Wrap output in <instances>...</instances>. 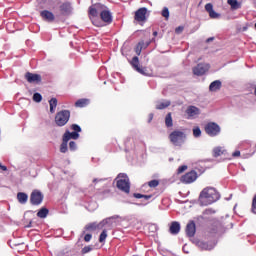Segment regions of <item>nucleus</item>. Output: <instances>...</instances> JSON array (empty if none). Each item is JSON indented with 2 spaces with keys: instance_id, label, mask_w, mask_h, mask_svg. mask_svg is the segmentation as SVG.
Here are the masks:
<instances>
[{
  "instance_id": "f257e3e1",
  "label": "nucleus",
  "mask_w": 256,
  "mask_h": 256,
  "mask_svg": "<svg viewBox=\"0 0 256 256\" xmlns=\"http://www.w3.org/2000/svg\"><path fill=\"white\" fill-rule=\"evenodd\" d=\"M89 15L92 23L96 25V27H99V24L95 23L93 19H95V17H99V15L104 23H113V15L111 14V11L107 6L101 3L93 4L90 6Z\"/></svg>"
},
{
  "instance_id": "f03ea898",
  "label": "nucleus",
  "mask_w": 256,
  "mask_h": 256,
  "mask_svg": "<svg viewBox=\"0 0 256 256\" xmlns=\"http://www.w3.org/2000/svg\"><path fill=\"white\" fill-rule=\"evenodd\" d=\"M219 199H221V195L214 187L204 188L199 195L200 204L203 206L213 205V203H216Z\"/></svg>"
},
{
  "instance_id": "7ed1b4c3",
  "label": "nucleus",
  "mask_w": 256,
  "mask_h": 256,
  "mask_svg": "<svg viewBox=\"0 0 256 256\" xmlns=\"http://www.w3.org/2000/svg\"><path fill=\"white\" fill-rule=\"evenodd\" d=\"M169 139L172 143V145H175V147H181L183 143H185V140L187 139V134L181 130H174L170 135Z\"/></svg>"
},
{
  "instance_id": "20e7f679",
  "label": "nucleus",
  "mask_w": 256,
  "mask_h": 256,
  "mask_svg": "<svg viewBox=\"0 0 256 256\" xmlns=\"http://www.w3.org/2000/svg\"><path fill=\"white\" fill-rule=\"evenodd\" d=\"M116 186L120 191L124 193H129L131 191V183L129 182V177L127 174L120 173L116 178Z\"/></svg>"
},
{
  "instance_id": "39448f33",
  "label": "nucleus",
  "mask_w": 256,
  "mask_h": 256,
  "mask_svg": "<svg viewBox=\"0 0 256 256\" xmlns=\"http://www.w3.org/2000/svg\"><path fill=\"white\" fill-rule=\"evenodd\" d=\"M71 119V112L69 110H62L55 116V123L58 127H65Z\"/></svg>"
},
{
  "instance_id": "423d86ee",
  "label": "nucleus",
  "mask_w": 256,
  "mask_h": 256,
  "mask_svg": "<svg viewBox=\"0 0 256 256\" xmlns=\"http://www.w3.org/2000/svg\"><path fill=\"white\" fill-rule=\"evenodd\" d=\"M205 132L210 137H217V135H219V133H221V127H219V125L215 122H210V123L206 124Z\"/></svg>"
},
{
  "instance_id": "0eeeda50",
  "label": "nucleus",
  "mask_w": 256,
  "mask_h": 256,
  "mask_svg": "<svg viewBox=\"0 0 256 256\" xmlns=\"http://www.w3.org/2000/svg\"><path fill=\"white\" fill-rule=\"evenodd\" d=\"M43 193L39 190H33L30 195V203L31 205H41L43 203Z\"/></svg>"
},
{
  "instance_id": "6e6552de",
  "label": "nucleus",
  "mask_w": 256,
  "mask_h": 256,
  "mask_svg": "<svg viewBox=\"0 0 256 256\" xmlns=\"http://www.w3.org/2000/svg\"><path fill=\"white\" fill-rule=\"evenodd\" d=\"M119 218L118 215L111 216L109 218L104 219L100 222L101 227H107V229H113L117 225V219Z\"/></svg>"
},
{
  "instance_id": "1a4fd4ad",
  "label": "nucleus",
  "mask_w": 256,
  "mask_h": 256,
  "mask_svg": "<svg viewBox=\"0 0 256 256\" xmlns=\"http://www.w3.org/2000/svg\"><path fill=\"white\" fill-rule=\"evenodd\" d=\"M197 181V172L190 171L181 177V182L189 185V183H194Z\"/></svg>"
},
{
  "instance_id": "9d476101",
  "label": "nucleus",
  "mask_w": 256,
  "mask_h": 256,
  "mask_svg": "<svg viewBox=\"0 0 256 256\" xmlns=\"http://www.w3.org/2000/svg\"><path fill=\"white\" fill-rule=\"evenodd\" d=\"M186 115H188V119H197L201 115V110L197 106H188Z\"/></svg>"
},
{
  "instance_id": "9b49d317",
  "label": "nucleus",
  "mask_w": 256,
  "mask_h": 256,
  "mask_svg": "<svg viewBox=\"0 0 256 256\" xmlns=\"http://www.w3.org/2000/svg\"><path fill=\"white\" fill-rule=\"evenodd\" d=\"M209 71V64H198L193 68L194 75L201 77V75H205Z\"/></svg>"
},
{
  "instance_id": "f8f14e48",
  "label": "nucleus",
  "mask_w": 256,
  "mask_h": 256,
  "mask_svg": "<svg viewBox=\"0 0 256 256\" xmlns=\"http://www.w3.org/2000/svg\"><path fill=\"white\" fill-rule=\"evenodd\" d=\"M25 78L28 81V83H41V75L39 74L27 72Z\"/></svg>"
},
{
  "instance_id": "ddd939ff",
  "label": "nucleus",
  "mask_w": 256,
  "mask_h": 256,
  "mask_svg": "<svg viewBox=\"0 0 256 256\" xmlns=\"http://www.w3.org/2000/svg\"><path fill=\"white\" fill-rule=\"evenodd\" d=\"M205 11H207V13H209V17L211 19H219V17H221V14L215 12V10H213V4L208 3L205 5Z\"/></svg>"
},
{
  "instance_id": "4468645a",
  "label": "nucleus",
  "mask_w": 256,
  "mask_h": 256,
  "mask_svg": "<svg viewBox=\"0 0 256 256\" xmlns=\"http://www.w3.org/2000/svg\"><path fill=\"white\" fill-rule=\"evenodd\" d=\"M147 8H140L135 13L136 21H145L147 19Z\"/></svg>"
},
{
  "instance_id": "2eb2a0df",
  "label": "nucleus",
  "mask_w": 256,
  "mask_h": 256,
  "mask_svg": "<svg viewBox=\"0 0 256 256\" xmlns=\"http://www.w3.org/2000/svg\"><path fill=\"white\" fill-rule=\"evenodd\" d=\"M197 229L195 227V222L190 221L186 226V235L187 237H195Z\"/></svg>"
},
{
  "instance_id": "dca6fc26",
  "label": "nucleus",
  "mask_w": 256,
  "mask_h": 256,
  "mask_svg": "<svg viewBox=\"0 0 256 256\" xmlns=\"http://www.w3.org/2000/svg\"><path fill=\"white\" fill-rule=\"evenodd\" d=\"M131 65L135 69V71H137L141 75H145V69L139 67V57L137 56L133 57L131 61Z\"/></svg>"
},
{
  "instance_id": "f3484780",
  "label": "nucleus",
  "mask_w": 256,
  "mask_h": 256,
  "mask_svg": "<svg viewBox=\"0 0 256 256\" xmlns=\"http://www.w3.org/2000/svg\"><path fill=\"white\" fill-rule=\"evenodd\" d=\"M40 15L42 19H44V21H48V23H52V21H55V15L52 14V12H50L49 10H43Z\"/></svg>"
},
{
  "instance_id": "a211bd4d",
  "label": "nucleus",
  "mask_w": 256,
  "mask_h": 256,
  "mask_svg": "<svg viewBox=\"0 0 256 256\" xmlns=\"http://www.w3.org/2000/svg\"><path fill=\"white\" fill-rule=\"evenodd\" d=\"M181 231V224L177 221H174L171 223L169 232L171 235H179V232Z\"/></svg>"
},
{
  "instance_id": "6ab92c4d",
  "label": "nucleus",
  "mask_w": 256,
  "mask_h": 256,
  "mask_svg": "<svg viewBox=\"0 0 256 256\" xmlns=\"http://www.w3.org/2000/svg\"><path fill=\"white\" fill-rule=\"evenodd\" d=\"M197 246L199 247V249H202L204 251H211V249H213L215 247V244L208 243L205 241H198Z\"/></svg>"
},
{
  "instance_id": "aec40b11",
  "label": "nucleus",
  "mask_w": 256,
  "mask_h": 256,
  "mask_svg": "<svg viewBox=\"0 0 256 256\" xmlns=\"http://www.w3.org/2000/svg\"><path fill=\"white\" fill-rule=\"evenodd\" d=\"M60 11L62 15H70L71 11H73V8L71 7V3H64L60 6Z\"/></svg>"
},
{
  "instance_id": "412c9836",
  "label": "nucleus",
  "mask_w": 256,
  "mask_h": 256,
  "mask_svg": "<svg viewBox=\"0 0 256 256\" xmlns=\"http://www.w3.org/2000/svg\"><path fill=\"white\" fill-rule=\"evenodd\" d=\"M18 202L21 203V205H25L27 203L29 196L25 192H19L17 194Z\"/></svg>"
},
{
  "instance_id": "4be33fe9",
  "label": "nucleus",
  "mask_w": 256,
  "mask_h": 256,
  "mask_svg": "<svg viewBox=\"0 0 256 256\" xmlns=\"http://www.w3.org/2000/svg\"><path fill=\"white\" fill-rule=\"evenodd\" d=\"M219 89H221V81L220 80L213 81L209 86V90L212 92L219 91Z\"/></svg>"
},
{
  "instance_id": "5701e85b",
  "label": "nucleus",
  "mask_w": 256,
  "mask_h": 256,
  "mask_svg": "<svg viewBox=\"0 0 256 256\" xmlns=\"http://www.w3.org/2000/svg\"><path fill=\"white\" fill-rule=\"evenodd\" d=\"M169 105H171V101L163 100V101L157 102L156 109H159V110L167 109V107H169Z\"/></svg>"
},
{
  "instance_id": "b1692460",
  "label": "nucleus",
  "mask_w": 256,
  "mask_h": 256,
  "mask_svg": "<svg viewBox=\"0 0 256 256\" xmlns=\"http://www.w3.org/2000/svg\"><path fill=\"white\" fill-rule=\"evenodd\" d=\"M63 137L66 138L67 141H69L70 139H77L79 137V133L66 131Z\"/></svg>"
},
{
  "instance_id": "393cba45",
  "label": "nucleus",
  "mask_w": 256,
  "mask_h": 256,
  "mask_svg": "<svg viewBox=\"0 0 256 256\" xmlns=\"http://www.w3.org/2000/svg\"><path fill=\"white\" fill-rule=\"evenodd\" d=\"M48 215H49V209L47 208H41L37 213V217H39L40 219H45L47 218Z\"/></svg>"
},
{
  "instance_id": "a878e982",
  "label": "nucleus",
  "mask_w": 256,
  "mask_h": 256,
  "mask_svg": "<svg viewBox=\"0 0 256 256\" xmlns=\"http://www.w3.org/2000/svg\"><path fill=\"white\" fill-rule=\"evenodd\" d=\"M144 47H149V42H147L146 45L145 42L143 41L139 42L135 49L136 54L141 55V51L143 50Z\"/></svg>"
},
{
  "instance_id": "bb28decb",
  "label": "nucleus",
  "mask_w": 256,
  "mask_h": 256,
  "mask_svg": "<svg viewBox=\"0 0 256 256\" xmlns=\"http://www.w3.org/2000/svg\"><path fill=\"white\" fill-rule=\"evenodd\" d=\"M90 101L89 99H79L78 101L75 102L76 107H87L89 105Z\"/></svg>"
},
{
  "instance_id": "cd10ccee",
  "label": "nucleus",
  "mask_w": 256,
  "mask_h": 256,
  "mask_svg": "<svg viewBox=\"0 0 256 256\" xmlns=\"http://www.w3.org/2000/svg\"><path fill=\"white\" fill-rule=\"evenodd\" d=\"M49 105H50V113H55V109H57V98L50 99Z\"/></svg>"
},
{
  "instance_id": "c85d7f7f",
  "label": "nucleus",
  "mask_w": 256,
  "mask_h": 256,
  "mask_svg": "<svg viewBox=\"0 0 256 256\" xmlns=\"http://www.w3.org/2000/svg\"><path fill=\"white\" fill-rule=\"evenodd\" d=\"M228 5H230L232 9H241V3L237 0H228Z\"/></svg>"
},
{
  "instance_id": "c756f323",
  "label": "nucleus",
  "mask_w": 256,
  "mask_h": 256,
  "mask_svg": "<svg viewBox=\"0 0 256 256\" xmlns=\"http://www.w3.org/2000/svg\"><path fill=\"white\" fill-rule=\"evenodd\" d=\"M97 228L101 229V225L97 223H90L85 227L86 231H95Z\"/></svg>"
},
{
  "instance_id": "7c9ffc66",
  "label": "nucleus",
  "mask_w": 256,
  "mask_h": 256,
  "mask_svg": "<svg viewBox=\"0 0 256 256\" xmlns=\"http://www.w3.org/2000/svg\"><path fill=\"white\" fill-rule=\"evenodd\" d=\"M165 125L166 127H173V117L171 113H168L165 117Z\"/></svg>"
},
{
  "instance_id": "2f4dec72",
  "label": "nucleus",
  "mask_w": 256,
  "mask_h": 256,
  "mask_svg": "<svg viewBox=\"0 0 256 256\" xmlns=\"http://www.w3.org/2000/svg\"><path fill=\"white\" fill-rule=\"evenodd\" d=\"M68 143H69V140H67L66 138L63 137V142L60 146V152L61 153H65L67 151V149H68L67 144Z\"/></svg>"
},
{
  "instance_id": "473e14b6",
  "label": "nucleus",
  "mask_w": 256,
  "mask_h": 256,
  "mask_svg": "<svg viewBox=\"0 0 256 256\" xmlns=\"http://www.w3.org/2000/svg\"><path fill=\"white\" fill-rule=\"evenodd\" d=\"M213 155H214V157H221V155H223V148H221V147L214 148Z\"/></svg>"
},
{
  "instance_id": "72a5a7b5",
  "label": "nucleus",
  "mask_w": 256,
  "mask_h": 256,
  "mask_svg": "<svg viewBox=\"0 0 256 256\" xmlns=\"http://www.w3.org/2000/svg\"><path fill=\"white\" fill-rule=\"evenodd\" d=\"M135 199H145V201H149L151 199V195H143L139 193H134Z\"/></svg>"
},
{
  "instance_id": "f704fd0d",
  "label": "nucleus",
  "mask_w": 256,
  "mask_h": 256,
  "mask_svg": "<svg viewBox=\"0 0 256 256\" xmlns=\"http://www.w3.org/2000/svg\"><path fill=\"white\" fill-rule=\"evenodd\" d=\"M33 101H35V103H41V101H43V96L36 92L33 95Z\"/></svg>"
},
{
  "instance_id": "c9c22d12",
  "label": "nucleus",
  "mask_w": 256,
  "mask_h": 256,
  "mask_svg": "<svg viewBox=\"0 0 256 256\" xmlns=\"http://www.w3.org/2000/svg\"><path fill=\"white\" fill-rule=\"evenodd\" d=\"M162 17H164L167 20H169V8L164 7L161 12Z\"/></svg>"
},
{
  "instance_id": "e433bc0d",
  "label": "nucleus",
  "mask_w": 256,
  "mask_h": 256,
  "mask_svg": "<svg viewBox=\"0 0 256 256\" xmlns=\"http://www.w3.org/2000/svg\"><path fill=\"white\" fill-rule=\"evenodd\" d=\"M105 239H107V230H103L99 237V242L104 243Z\"/></svg>"
},
{
  "instance_id": "4c0bfd02",
  "label": "nucleus",
  "mask_w": 256,
  "mask_h": 256,
  "mask_svg": "<svg viewBox=\"0 0 256 256\" xmlns=\"http://www.w3.org/2000/svg\"><path fill=\"white\" fill-rule=\"evenodd\" d=\"M71 129L74 131V133H81V126L77 124H72Z\"/></svg>"
},
{
  "instance_id": "58836bf2",
  "label": "nucleus",
  "mask_w": 256,
  "mask_h": 256,
  "mask_svg": "<svg viewBox=\"0 0 256 256\" xmlns=\"http://www.w3.org/2000/svg\"><path fill=\"white\" fill-rule=\"evenodd\" d=\"M252 213L256 215V194L254 195L252 199V208H251Z\"/></svg>"
},
{
  "instance_id": "ea45409f",
  "label": "nucleus",
  "mask_w": 256,
  "mask_h": 256,
  "mask_svg": "<svg viewBox=\"0 0 256 256\" xmlns=\"http://www.w3.org/2000/svg\"><path fill=\"white\" fill-rule=\"evenodd\" d=\"M193 135H194V137H201V128H199V127L194 128Z\"/></svg>"
},
{
  "instance_id": "a19ab883",
  "label": "nucleus",
  "mask_w": 256,
  "mask_h": 256,
  "mask_svg": "<svg viewBox=\"0 0 256 256\" xmlns=\"http://www.w3.org/2000/svg\"><path fill=\"white\" fill-rule=\"evenodd\" d=\"M69 149H70V151H76L77 150V143H75V141H71L69 143Z\"/></svg>"
},
{
  "instance_id": "79ce46f5",
  "label": "nucleus",
  "mask_w": 256,
  "mask_h": 256,
  "mask_svg": "<svg viewBox=\"0 0 256 256\" xmlns=\"http://www.w3.org/2000/svg\"><path fill=\"white\" fill-rule=\"evenodd\" d=\"M149 187H158L159 186V181L158 180H152L148 182Z\"/></svg>"
},
{
  "instance_id": "37998d69",
  "label": "nucleus",
  "mask_w": 256,
  "mask_h": 256,
  "mask_svg": "<svg viewBox=\"0 0 256 256\" xmlns=\"http://www.w3.org/2000/svg\"><path fill=\"white\" fill-rule=\"evenodd\" d=\"M92 250L91 246H85L83 249H82V255H85L87 253H90V251Z\"/></svg>"
},
{
  "instance_id": "c03bdc74",
  "label": "nucleus",
  "mask_w": 256,
  "mask_h": 256,
  "mask_svg": "<svg viewBox=\"0 0 256 256\" xmlns=\"http://www.w3.org/2000/svg\"><path fill=\"white\" fill-rule=\"evenodd\" d=\"M184 171H187V165H182V166H180V167L178 168V170H177V173H178V174H181V173H183Z\"/></svg>"
},
{
  "instance_id": "a18cd8bd",
  "label": "nucleus",
  "mask_w": 256,
  "mask_h": 256,
  "mask_svg": "<svg viewBox=\"0 0 256 256\" xmlns=\"http://www.w3.org/2000/svg\"><path fill=\"white\" fill-rule=\"evenodd\" d=\"M92 235L91 234H86L84 236V241H86V243H89V241H91Z\"/></svg>"
},
{
  "instance_id": "49530a36",
  "label": "nucleus",
  "mask_w": 256,
  "mask_h": 256,
  "mask_svg": "<svg viewBox=\"0 0 256 256\" xmlns=\"http://www.w3.org/2000/svg\"><path fill=\"white\" fill-rule=\"evenodd\" d=\"M241 156V151L236 150L235 152H233L232 157H240Z\"/></svg>"
},
{
  "instance_id": "de8ad7c7",
  "label": "nucleus",
  "mask_w": 256,
  "mask_h": 256,
  "mask_svg": "<svg viewBox=\"0 0 256 256\" xmlns=\"http://www.w3.org/2000/svg\"><path fill=\"white\" fill-rule=\"evenodd\" d=\"M176 33H182L183 31V26H179L175 29Z\"/></svg>"
},
{
  "instance_id": "09e8293b",
  "label": "nucleus",
  "mask_w": 256,
  "mask_h": 256,
  "mask_svg": "<svg viewBox=\"0 0 256 256\" xmlns=\"http://www.w3.org/2000/svg\"><path fill=\"white\" fill-rule=\"evenodd\" d=\"M0 171H7V166L1 164V162H0Z\"/></svg>"
},
{
  "instance_id": "8fccbe9b",
  "label": "nucleus",
  "mask_w": 256,
  "mask_h": 256,
  "mask_svg": "<svg viewBox=\"0 0 256 256\" xmlns=\"http://www.w3.org/2000/svg\"><path fill=\"white\" fill-rule=\"evenodd\" d=\"M215 40V37H210L206 40V43H211V41H214Z\"/></svg>"
},
{
  "instance_id": "3c124183",
  "label": "nucleus",
  "mask_w": 256,
  "mask_h": 256,
  "mask_svg": "<svg viewBox=\"0 0 256 256\" xmlns=\"http://www.w3.org/2000/svg\"><path fill=\"white\" fill-rule=\"evenodd\" d=\"M151 121H153V114L149 115V123H151Z\"/></svg>"
},
{
  "instance_id": "603ef678",
  "label": "nucleus",
  "mask_w": 256,
  "mask_h": 256,
  "mask_svg": "<svg viewBox=\"0 0 256 256\" xmlns=\"http://www.w3.org/2000/svg\"><path fill=\"white\" fill-rule=\"evenodd\" d=\"M150 229H155V230H157V226H155V225H150Z\"/></svg>"
},
{
  "instance_id": "864d4df0",
  "label": "nucleus",
  "mask_w": 256,
  "mask_h": 256,
  "mask_svg": "<svg viewBox=\"0 0 256 256\" xmlns=\"http://www.w3.org/2000/svg\"><path fill=\"white\" fill-rule=\"evenodd\" d=\"M97 181H99L97 178H95L94 180H93V183H97Z\"/></svg>"
},
{
  "instance_id": "5fc2aeb1",
  "label": "nucleus",
  "mask_w": 256,
  "mask_h": 256,
  "mask_svg": "<svg viewBox=\"0 0 256 256\" xmlns=\"http://www.w3.org/2000/svg\"><path fill=\"white\" fill-rule=\"evenodd\" d=\"M153 35H157V32H154Z\"/></svg>"
},
{
  "instance_id": "6e6d98bb",
  "label": "nucleus",
  "mask_w": 256,
  "mask_h": 256,
  "mask_svg": "<svg viewBox=\"0 0 256 256\" xmlns=\"http://www.w3.org/2000/svg\"><path fill=\"white\" fill-rule=\"evenodd\" d=\"M255 29H256V22H255Z\"/></svg>"
}]
</instances>
